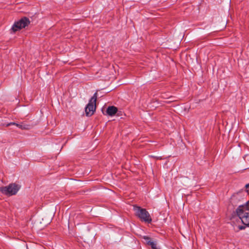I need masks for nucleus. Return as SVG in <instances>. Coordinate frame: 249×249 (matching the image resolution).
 Listing matches in <instances>:
<instances>
[{
  "instance_id": "11",
  "label": "nucleus",
  "mask_w": 249,
  "mask_h": 249,
  "mask_svg": "<svg viewBox=\"0 0 249 249\" xmlns=\"http://www.w3.org/2000/svg\"><path fill=\"white\" fill-rule=\"evenodd\" d=\"M150 246L151 247L152 249H158L157 247V244L155 242H153L150 245Z\"/></svg>"
},
{
  "instance_id": "7",
  "label": "nucleus",
  "mask_w": 249,
  "mask_h": 249,
  "mask_svg": "<svg viewBox=\"0 0 249 249\" xmlns=\"http://www.w3.org/2000/svg\"><path fill=\"white\" fill-rule=\"evenodd\" d=\"M241 194L240 193H235L231 197V201L233 203H236L241 198Z\"/></svg>"
},
{
  "instance_id": "1",
  "label": "nucleus",
  "mask_w": 249,
  "mask_h": 249,
  "mask_svg": "<svg viewBox=\"0 0 249 249\" xmlns=\"http://www.w3.org/2000/svg\"><path fill=\"white\" fill-rule=\"evenodd\" d=\"M249 203L248 201L245 205H241L236 210V213L238 217V220H241L242 223L249 227Z\"/></svg>"
},
{
  "instance_id": "9",
  "label": "nucleus",
  "mask_w": 249,
  "mask_h": 249,
  "mask_svg": "<svg viewBox=\"0 0 249 249\" xmlns=\"http://www.w3.org/2000/svg\"><path fill=\"white\" fill-rule=\"evenodd\" d=\"M15 125L17 126V127H18L19 128L20 127V125H21L20 124H18L16 123L15 122H11V123H8V124H3V125H5L6 127H8V126H9L10 125Z\"/></svg>"
},
{
  "instance_id": "13",
  "label": "nucleus",
  "mask_w": 249,
  "mask_h": 249,
  "mask_svg": "<svg viewBox=\"0 0 249 249\" xmlns=\"http://www.w3.org/2000/svg\"><path fill=\"white\" fill-rule=\"evenodd\" d=\"M245 187L246 189L249 188V183L246 185Z\"/></svg>"
},
{
  "instance_id": "5",
  "label": "nucleus",
  "mask_w": 249,
  "mask_h": 249,
  "mask_svg": "<svg viewBox=\"0 0 249 249\" xmlns=\"http://www.w3.org/2000/svg\"><path fill=\"white\" fill-rule=\"evenodd\" d=\"M30 23L28 18L24 17L21 18L19 21L16 22L13 25L11 30L14 33L25 28Z\"/></svg>"
},
{
  "instance_id": "4",
  "label": "nucleus",
  "mask_w": 249,
  "mask_h": 249,
  "mask_svg": "<svg viewBox=\"0 0 249 249\" xmlns=\"http://www.w3.org/2000/svg\"><path fill=\"white\" fill-rule=\"evenodd\" d=\"M19 187L15 184H10L8 186L0 187V192L7 196L15 195L18 191Z\"/></svg>"
},
{
  "instance_id": "8",
  "label": "nucleus",
  "mask_w": 249,
  "mask_h": 249,
  "mask_svg": "<svg viewBox=\"0 0 249 249\" xmlns=\"http://www.w3.org/2000/svg\"><path fill=\"white\" fill-rule=\"evenodd\" d=\"M143 239L144 240L145 243L148 245H150L153 242L151 241L150 237L147 236H144L143 237Z\"/></svg>"
},
{
  "instance_id": "6",
  "label": "nucleus",
  "mask_w": 249,
  "mask_h": 249,
  "mask_svg": "<svg viewBox=\"0 0 249 249\" xmlns=\"http://www.w3.org/2000/svg\"><path fill=\"white\" fill-rule=\"evenodd\" d=\"M118 108L114 106H109L107 108V114L110 116L114 115L117 112Z\"/></svg>"
},
{
  "instance_id": "3",
  "label": "nucleus",
  "mask_w": 249,
  "mask_h": 249,
  "mask_svg": "<svg viewBox=\"0 0 249 249\" xmlns=\"http://www.w3.org/2000/svg\"><path fill=\"white\" fill-rule=\"evenodd\" d=\"M97 97V92H96L89 101L85 108V112L87 116H91L96 109V103Z\"/></svg>"
},
{
  "instance_id": "12",
  "label": "nucleus",
  "mask_w": 249,
  "mask_h": 249,
  "mask_svg": "<svg viewBox=\"0 0 249 249\" xmlns=\"http://www.w3.org/2000/svg\"><path fill=\"white\" fill-rule=\"evenodd\" d=\"M246 227L245 226H239L238 228L240 230H244Z\"/></svg>"
},
{
  "instance_id": "2",
  "label": "nucleus",
  "mask_w": 249,
  "mask_h": 249,
  "mask_svg": "<svg viewBox=\"0 0 249 249\" xmlns=\"http://www.w3.org/2000/svg\"><path fill=\"white\" fill-rule=\"evenodd\" d=\"M133 210L135 215L142 221L150 223L152 221V218L145 209L141 208L140 206H133Z\"/></svg>"
},
{
  "instance_id": "10",
  "label": "nucleus",
  "mask_w": 249,
  "mask_h": 249,
  "mask_svg": "<svg viewBox=\"0 0 249 249\" xmlns=\"http://www.w3.org/2000/svg\"><path fill=\"white\" fill-rule=\"evenodd\" d=\"M30 127V125L29 124H21L20 128L21 129H29Z\"/></svg>"
}]
</instances>
